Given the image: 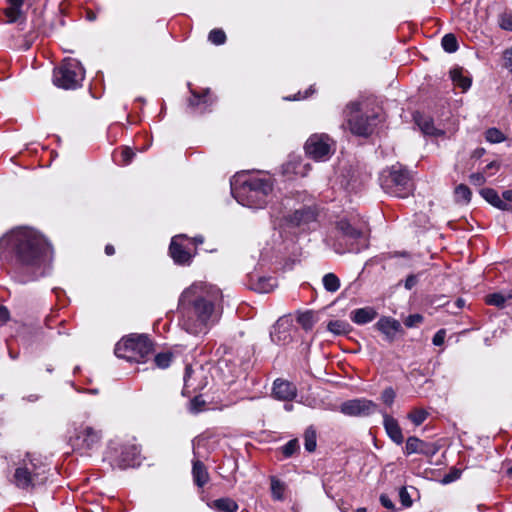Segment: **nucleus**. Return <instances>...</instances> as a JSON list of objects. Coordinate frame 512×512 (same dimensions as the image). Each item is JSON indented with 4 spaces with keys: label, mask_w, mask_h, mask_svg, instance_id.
Instances as JSON below:
<instances>
[{
    "label": "nucleus",
    "mask_w": 512,
    "mask_h": 512,
    "mask_svg": "<svg viewBox=\"0 0 512 512\" xmlns=\"http://www.w3.org/2000/svg\"><path fill=\"white\" fill-rule=\"evenodd\" d=\"M51 252L47 239L30 227L14 228L0 238V258L9 262L12 277L21 284L44 276Z\"/></svg>",
    "instance_id": "obj_1"
},
{
    "label": "nucleus",
    "mask_w": 512,
    "mask_h": 512,
    "mask_svg": "<svg viewBox=\"0 0 512 512\" xmlns=\"http://www.w3.org/2000/svg\"><path fill=\"white\" fill-rule=\"evenodd\" d=\"M222 300L218 287L204 282L193 283L179 297L181 327L192 335L206 334L220 319Z\"/></svg>",
    "instance_id": "obj_2"
},
{
    "label": "nucleus",
    "mask_w": 512,
    "mask_h": 512,
    "mask_svg": "<svg viewBox=\"0 0 512 512\" xmlns=\"http://www.w3.org/2000/svg\"><path fill=\"white\" fill-rule=\"evenodd\" d=\"M273 186L270 177L249 176L239 185H232V193L242 205L259 209L267 205Z\"/></svg>",
    "instance_id": "obj_3"
},
{
    "label": "nucleus",
    "mask_w": 512,
    "mask_h": 512,
    "mask_svg": "<svg viewBox=\"0 0 512 512\" xmlns=\"http://www.w3.org/2000/svg\"><path fill=\"white\" fill-rule=\"evenodd\" d=\"M343 116L350 132L361 137L370 136L380 122L379 112L374 109L363 110L360 101L349 102L343 110Z\"/></svg>",
    "instance_id": "obj_4"
},
{
    "label": "nucleus",
    "mask_w": 512,
    "mask_h": 512,
    "mask_svg": "<svg viewBox=\"0 0 512 512\" xmlns=\"http://www.w3.org/2000/svg\"><path fill=\"white\" fill-rule=\"evenodd\" d=\"M49 466L37 458L24 459L15 469L13 482L21 489H32L41 486L48 480Z\"/></svg>",
    "instance_id": "obj_5"
},
{
    "label": "nucleus",
    "mask_w": 512,
    "mask_h": 512,
    "mask_svg": "<svg viewBox=\"0 0 512 512\" xmlns=\"http://www.w3.org/2000/svg\"><path fill=\"white\" fill-rule=\"evenodd\" d=\"M154 350L153 342L144 334H131L119 341L114 349L118 358L129 362H146Z\"/></svg>",
    "instance_id": "obj_6"
},
{
    "label": "nucleus",
    "mask_w": 512,
    "mask_h": 512,
    "mask_svg": "<svg viewBox=\"0 0 512 512\" xmlns=\"http://www.w3.org/2000/svg\"><path fill=\"white\" fill-rule=\"evenodd\" d=\"M381 188L395 197L406 198L413 191V182L409 171L400 164L384 169L379 176Z\"/></svg>",
    "instance_id": "obj_7"
},
{
    "label": "nucleus",
    "mask_w": 512,
    "mask_h": 512,
    "mask_svg": "<svg viewBox=\"0 0 512 512\" xmlns=\"http://www.w3.org/2000/svg\"><path fill=\"white\" fill-rule=\"evenodd\" d=\"M84 78L85 70L74 58L64 59L53 69V84L65 90L77 89L82 85Z\"/></svg>",
    "instance_id": "obj_8"
},
{
    "label": "nucleus",
    "mask_w": 512,
    "mask_h": 512,
    "mask_svg": "<svg viewBox=\"0 0 512 512\" xmlns=\"http://www.w3.org/2000/svg\"><path fill=\"white\" fill-rule=\"evenodd\" d=\"M102 437L100 429L82 423L74 428L69 437V443L72 449L81 455H91L100 447Z\"/></svg>",
    "instance_id": "obj_9"
},
{
    "label": "nucleus",
    "mask_w": 512,
    "mask_h": 512,
    "mask_svg": "<svg viewBox=\"0 0 512 512\" xmlns=\"http://www.w3.org/2000/svg\"><path fill=\"white\" fill-rule=\"evenodd\" d=\"M335 143L327 134L311 135L304 146L306 154L316 161H326L335 152Z\"/></svg>",
    "instance_id": "obj_10"
},
{
    "label": "nucleus",
    "mask_w": 512,
    "mask_h": 512,
    "mask_svg": "<svg viewBox=\"0 0 512 512\" xmlns=\"http://www.w3.org/2000/svg\"><path fill=\"white\" fill-rule=\"evenodd\" d=\"M169 255L176 265L190 266L196 256V251H192L187 242V236L180 234L172 237L169 245Z\"/></svg>",
    "instance_id": "obj_11"
},
{
    "label": "nucleus",
    "mask_w": 512,
    "mask_h": 512,
    "mask_svg": "<svg viewBox=\"0 0 512 512\" xmlns=\"http://www.w3.org/2000/svg\"><path fill=\"white\" fill-rule=\"evenodd\" d=\"M191 97L188 99L187 112L191 115H202L210 112L216 102V97L209 88L200 91L190 90Z\"/></svg>",
    "instance_id": "obj_12"
},
{
    "label": "nucleus",
    "mask_w": 512,
    "mask_h": 512,
    "mask_svg": "<svg viewBox=\"0 0 512 512\" xmlns=\"http://www.w3.org/2000/svg\"><path fill=\"white\" fill-rule=\"evenodd\" d=\"M378 410V405L366 398L351 399L340 405V412L351 417H367Z\"/></svg>",
    "instance_id": "obj_13"
},
{
    "label": "nucleus",
    "mask_w": 512,
    "mask_h": 512,
    "mask_svg": "<svg viewBox=\"0 0 512 512\" xmlns=\"http://www.w3.org/2000/svg\"><path fill=\"white\" fill-rule=\"evenodd\" d=\"M319 215V211L317 206H301L299 209L294 210L293 212L287 214L285 216V221L289 226L292 227H302L308 225L317 220Z\"/></svg>",
    "instance_id": "obj_14"
},
{
    "label": "nucleus",
    "mask_w": 512,
    "mask_h": 512,
    "mask_svg": "<svg viewBox=\"0 0 512 512\" xmlns=\"http://www.w3.org/2000/svg\"><path fill=\"white\" fill-rule=\"evenodd\" d=\"M113 460L120 468H127L135 464V460L139 455V449L135 444H121L119 447L113 448Z\"/></svg>",
    "instance_id": "obj_15"
},
{
    "label": "nucleus",
    "mask_w": 512,
    "mask_h": 512,
    "mask_svg": "<svg viewBox=\"0 0 512 512\" xmlns=\"http://www.w3.org/2000/svg\"><path fill=\"white\" fill-rule=\"evenodd\" d=\"M439 450L435 443L425 442L415 436H410L406 440L404 453L411 455L414 453L421 454L427 457L434 456Z\"/></svg>",
    "instance_id": "obj_16"
},
{
    "label": "nucleus",
    "mask_w": 512,
    "mask_h": 512,
    "mask_svg": "<svg viewBox=\"0 0 512 512\" xmlns=\"http://www.w3.org/2000/svg\"><path fill=\"white\" fill-rule=\"evenodd\" d=\"M272 395L281 401H292L297 396V388L292 382L278 378L273 383Z\"/></svg>",
    "instance_id": "obj_17"
},
{
    "label": "nucleus",
    "mask_w": 512,
    "mask_h": 512,
    "mask_svg": "<svg viewBox=\"0 0 512 512\" xmlns=\"http://www.w3.org/2000/svg\"><path fill=\"white\" fill-rule=\"evenodd\" d=\"M290 331L291 325L288 321L282 318L278 319L270 332L272 342L277 345H285L289 343L292 339Z\"/></svg>",
    "instance_id": "obj_18"
},
{
    "label": "nucleus",
    "mask_w": 512,
    "mask_h": 512,
    "mask_svg": "<svg viewBox=\"0 0 512 512\" xmlns=\"http://www.w3.org/2000/svg\"><path fill=\"white\" fill-rule=\"evenodd\" d=\"M413 118L423 134L434 137L443 136L445 134L444 130L439 129L434 125V120L432 117L424 115L420 112H416L413 115Z\"/></svg>",
    "instance_id": "obj_19"
},
{
    "label": "nucleus",
    "mask_w": 512,
    "mask_h": 512,
    "mask_svg": "<svg viewBox=\"0 0 512 512\" xmlns=\"http://www.w3.org/2000/svg\"><path fill=\"white\" fill-rule=\"evenodd\" d=\"M336 229L344 238L350 241H357L364 237V232L361 227L353 224L349 219L342 218L336 222Z\"/></svg>",
    "instance_id": "obj_20"
},
{
    "label": "nucleus",
    "mask_w": 512,
    "mask_h": 512,
    "mask_svg": "<svg viewBox=\"0 0 512 512\" xmlns=\"http://www.w3.org/2000/svg\"><path fill=\"white\" fill-rule=\"evenodd\" d=\"M381 413L383 416V426L387 435L394 443L401 445L404 442V436L398 421L386 412Z\"/></svg>",
    "instance_id": "obj_21"
},
{
    "label": "nucleus",
    "mask_w": 512,
    "mask_h": 512,
    "mask_svg": "<svg viewBox=\"0 0 512 512\" xmlns=\"http://www.w3.org/2000/svg\"><path fill=\"white\" fill-rule=\"evenodd\" d=\"M375 327L386 336L388 341L392 342L395 339L396 333L400 330L401 325L399 321L393 318L382 317L375 324Z\"/></svg>",
    "instance_id": "obj_22"
},
{
    "label": "nucleus",
    "mask_w": 512,
    "mask_h": 512,
    "mask_svg": "<svg viewBox=\"0 0 512 512\" xmlns=\"http://www.w3.org/2000/svg\"><path fill=\"white\" fill-rule=\"evenodd\" d=\"M377 315V311L373 307H364L353 310L350 313V319L355 324L364 325L373 321Z\"/></svg>",
    "instance_id": "obj_23"
},
{
    "label": "nucleus",
    "mask_w": 512,
    "mask_h": 512,
    "mask_svg": "<svg viewBox=\"0 0 512 512\" xmlns=\"http://www.w3.org/2000/svg\"><path fill=\"white\" fill-rule=\"evenodd\" d=\"M480 195L492 206L502 210L509 211L511 210V205L505 201H503L498 192L493 188H483L480 190Z\"/></svg>",
    "instance_id": "obj_24"
},
{
    "label": "nucleus",
    "mask_w": 512,
    "mask_h": 512,
    "mask_svg": "<svg viewBox=\"0 0 512 512\" xmlns=\"http://www.w3.org/2000/svg\"><path fill=\"white\" fill-rule=\"evenodd\" d=\"M277 286V281L272 277H259L256 280L250 278L249 287L258 293H269Z\"/></svg>",
    "instance_id": "obj_25"
},
{
    "label": "nucleus",
    "mask_w": 512,
    "mask_h": 512,
    "mask_svg": "<svg viewBox=\"0 0 512 512\" xmlns=\"http://www.w3.org/2000/svg\"><path fill=\"white\" fill-rule=\"evenodd\" d=\"M192 476L194 483L202 488L209 481V473L206 466L200 460L193 461Z\"/></svg>",
    "instance_id": "obj_26"
},
{
    "label": "nucleus",
    "mask_w": 512,
    "mask_h": 512,
    "mask_svg": "<svg viewBox=\"0 0 512 512\" xmlns=\"http://www.w3.org/2000/svg\"><path fill=\"white\" fill-rule=\"evenodd\" d=\"M3 13L6 17V23L8 24L17 23L19 26H21L26 21V15L22 8L8 6L4 9Z\"/></svg>",
    "instance_id": "obj_27"
},
{
    "label": "nucleus",
    "mask_w": 512,
    "mask_h": 512,
    "mask_svg": "<svg viewBox=\"0 0 512 512\" xmlns=\"http://www.w3.org/2000/svg\"><path fill=\"white\" fill-rule=\"evenodd\" d=\"M209 506L218 512H236L238 510V504L228 497L216 499Z\"/></svg>",
    "instance_id": "obj_28"
},
{
    "label": "nucleus",
    "mask_w": 512,
    "mask_h": 512,
    "mask_svg": "<svg viewBox=\"0 0 512 512\" xmlns=\"http://www.w3.org/2000/svg\"><path fill=\"white\" fill-rule=\"evenodd\" d=\"M450 78L455 85L462 88L463 91H466L470 88L472 80L471 78L464 76L462 74L461 68H454L450 70Z\"/></svg>",
    "instance_id": "obj_29"
},
{
    "label": "nucleus",
    "mask_w": 512,
    "mask_h": 512,
    "mask_svg": "<svg viewBox=\"0 0 512 512\" xmlns=\"http://www.w3.org/2000/svg\"><path fill=\"white\" fill-rule=\"evenodd\" d=\"M351 329L350 324L343 320H332L327 324V330L338 336L348 334Z\"/></svg>",
    "instance_id": "obj_30"
},
{
    "label": "nucleus",
    "mask_w": 512,
    "mask_h": 512,
    "mask_svg": "<svg viewBox=\"0 0 512 512\" xmlns=\"http://www.w3.org/2000/svg\"><path fill=\"white\" fill-rule=\"evenodd\" d=\"M304 446L306 451L314 452L317 446V433L313 426L306 428L304 432Z\"/></svg>",
    "instance_id": "obj_31"
},
{
    "label": "nucleus",
    "mask_w": 512,
    "mask_h": 512,
    "mask_svg": "<svg viewBox=\"0 0 512 512\" xmlns=\"http://www.w3.org/2000/svg\"><path fill=\"white\" fill-rule=\"evenodd\" d=\"M297 322L301 325V327L304 330L310 331V330H312V328L316 322L315 314L312 311H305V312L299 313V315L297 317Z\"/></svg>",
    "instance_id": "obj_32"
},
{
    "label": "nucleus",
    "mask_w": 512,
    "mask_h": 512,
    "mask_svg": "<svg viewBox=\"0 0 512 512\" xmlns=\"http://www.w3.org/2000/svg\"><path fill=\"white\" fill-rule=\"evenodd\" d=\"M455 200L459 203L467 204L471 200L472 192L465 184H459L454 190Z\"/></svg>",
    "instance_id": "obj_33"
},
{
    "label": "nucleus",
    "mask_w": 512,
    "mask_h": 512,
    "mask_svg": "<svg viewBox=\"0 0 512 512\" xmlns=\"http://www.w3.org/2000/svg\"><path fill=\"white\" fill-rule=\"evenodd\" d=\"M441 45L447 53H454L459 48L457 38L453 33L445 34L441 39Z\"/></svg>",
    "instance_id": "obj_34"
},
{
    "label": "nucleus",
    "mask_w": 512,
    "mask_h": 512,
    "mask_svg": "<svg viewBox=\"0 0 512 512\" xmlns=\"http://www.w3.org/2000/svg\"><path fill=\"white\" fill-rule=\"evenodd\" d=\"M173 358L174 354L170 351L160 352L154 356V363L156 367L166 369L170 366Z\"/></svg>",
    "instance_id": "obj_35"
},
{
    "label": "nucleus",
    "mask_w": 512,
    "mask_h": 512,
    "mask_svg": "<svg viewBox=\"0 0 512 512\" xmlns=\"http://www.w3.org/2000/svg\"><path fill=\"white\" fill-rule=\"evenodd\" d=\"M323 286L328 292H336L340 288V280L334 273H327L322 279Z\"/></svg>",
    "instance_id": "obj_36"
},
{
    "label": "nucleus",
    "mask_w": 512,
    "mask_h": 512,
    "mask_svg": "<svg viewBox=\"0 0 512 512\" xmlns=\"http://www.w3.org/2000/svg\"><path fill=\"white\" fill-rule=\"evenodd\" d=\"M429 416V413L422 408L413 409L408 415V419L415 425L420 426Z\"/></svg>",
    "instance_id": "obj_37"
},
{
    "label": "nucleus",
    "mask_w": 512,
    "mask_h": 512,
    "mask_svg": "<svg viewBox=\"0 0 512 512\" xmlns=\"http://www.w3.org/2000/svg\"><path fill=\"white\" fill-rule=\"evenodd\" d=\"M506 301V295L500 292L491 293L485 297L486 304L496 306L498 308H503L505 306Z\"/></svg>",
    "instance_id": "obj_38"
},
{
    "label": "nucleus",
    "mask_w": 512,
    "mask_h": 512,
    "mask_svg": "<svg viewBox=\"0 0 512 512\" xmlns=\"http://www.w3.org/2000/svg\"><path fill=\"white\" fill-rule=\"evenodd\" d=\"M485 139L490 143H501L506 140L505 135L497 128H489L485 132Z\"/></svg>",
    "instance_id": "obj_39"
},
{
    "label": "nucleus",
    "mask_w": 512,
    "mask_h": 512,
    "mask_svg": "<svg viewBox=\"0 0 512 512\" xmlns=\"http://www.w3.org/2000/svg\"><path fill=\"white\" fill-rule=\"evenodd\" d=\"M498 24L505 31H512V11L505 10L498 16Z\"/></svg>",
    "instance_id": "obj_40"
},
{
    "label": "nucleus",
    "mask_w": 512,
    "mask_h": 512,
    "mask_svg": "<svg viewBox=\"0 0 512 512\" xmlns=\"http://www.w3.org/2000/svg\"><path fill=\"white\" fill-rule=\"evenodd\" d=\"M194 374V370L192 369V367L190 365H187L185 367V372H184V387H183V390H182V394L183 395H190L191 393V390L190 388H193V383H192V375Z\"/></svg>",
    "instance_id": "obj_41"
},
{
    "label": "nucleus",
    "mask_w": 512,
    "mask_h": 512,
    "mask_svg": "<svg viewBox=\"0 0 512 512\" xmlns=\"http://www.w3.org/2000/svg\"><path fill=\"white\" fill-rule=\"evenodd\" d=\"M226 39V34L222 29H213L208 35V40L214 45H222L226 42Z\"/></svg>",
    "instance_id": "obj_42"
},
{
    "label": "nucleus",
    "mask_w": 512,
    "mask_h": 512,
    "mask_svg": "<svg viewBox=\"0 0 512 512\" xmlns=\"http://www.w3.org/2000/svg\"><path fill=\"white\" fill-rule=\"evenodd\" d=\"M284 484L280 480L276 478L271 479V492L272 496L276 500H282L283 499V493H284Z\"/></svg>",
    "instance_id": "obj_43"
},
{
    "label": "nucleus",
    "mask_w": 512,
    "mask_h": 512,
    "mask_svg": "<svg viewBox=\"0 0 512 512\" xmlns=\"http://www.w3.org/2000/svg\"><path fill=\"white\" fill-rule=\"evenodd\" d=\"M280 449H281L282 454L286 458H289V457L293 456L299 450L298 440L297 439L289 440Z\"/></svg>",
    "instance_id": "obj_44"
},
{
    "label": "nucleus",
    "mask_w": 512,
    "mask_h": 512,
    "mask_svg": "<svg viewBox=\"0 0 512 512\" xmlns=\"http://www.w3.org/2000/svg\"><path fill=\"white\" fill-rule=\"evenodd\" d=\"M396 397V393L392 387L385 388L381 393V400L387 406H392Z\"/></svg>",
    "instance_id": "obj_45"
},
{
    "label": "nucleus",
    "mask_w": 512,
    "mask_h": 512,
    "mask_svg": "<svg viewBox=\"0 0 512 512\" xmlns=\"http://www.w3.org/2000/svg\"><path fill=\"white\" fill-rule=\"evenodd\" d=\"M399 500L404 508H409L413 504L411 495L409 494L405 486H402L399 489Z\"/></svg>",
    "instance_id": "obj_46"
},
{
    "label": "nucleus",
    "mask_w": 512,
    "mask_h": 512,
    "mask_svg": "<svg viewBox=\"0 0 512 512\" xmlns=\"http://www.w3.org/2000/svg\"><path fill=\"white\" fill-rule=\"evenodd\" d=\"M205 405V401L200 396H195L190 401V411L192 413H199L203 410V407Z\"/></svg>",
    "instance_id": "obj_47"
},
{
    "label": "nucleus",
    "mask_w": 512,
    "mask_h": 512,
    "mask_svg": "<svg viewBox=\"0 0 512 512\" xmlns=\"http://www.w3.org/2000/svg\"><path fill=\"white\" fill-rule=\"evenodd\" d=\"M423 319L421 314H411L405 319L404 324L406 327L412 328L422 323Z\"/></svg>",
    "instance_id": "obj_48"
},
{
    "label": "nucleus",
    "mask_w": 512,
    "mask_h": 512,
    "mask_svg": "<svg viewBox=\"0 0 512 512\" xmlns=\"http://www.w3.org/2000/svg\"><path fill=\"white\" fill-rule=\"evenodd\" d=\"M134 155H135V153L133 152L132 149H130L128 147L124 148L121 152V157H122L121 164L128 165L132 161Z\"/></svg>",
    "instance_id": "obj_49"
},
{
    "label": "nucleus",
    "mask_w": 512,
    "mask_h": 512,
    "mask_svg": "<svg viewBox=\"0 0 512 512\" xmlns=\"http://www.w3.org/2000/svg\"><path fill=\"white\" fill-rule=\"evenodd\" d=\"M469 179H470V182L473 185H476V186H481V185H483L486 182V178L484 176V173H481V172L472 173L469 176Z\"/></svg>",
    "instance_id": "obj_50"
},
{
    "label": "nucleus",
    "mask_w": 512,
    "mask_h": 512,
    "mask_svg": "<svg viewBox=\"0 0 512 512\" xmlns=\"http://www.w3.org/2000/svg\"><path fill=\"white\" fill-rule=\"evenodd\" d=\"M445 337H446V330L445 329L438 330L433 336V339H432L433 345H435V346L443 345V343L445 341Z\"/></svg>",
    "instance_id": "obj_51"
},
{
    "label": "nucleus",
    "mask_w": 512,
    "mask_h": 512,
    "mask_svg": "<svg viewBox=\"0 0 512 512\" xmlns=\"http://www.w3.org/2000/svg\"><path fill=\"white\" fill-rule=\"evenodd\" d=\"M380 503L388 510L394 512L396 511V507L394 505V503L392 502V500L390 499V497L386 494H381L380 495Z\"/></svg>",
    "instance_id": "obj_52"
},
{
    "label": "nucleus",
    "mask_w": 512,
    "mask_h": 512,
    "mask_svg": "<svg viewBox=\"0 0 512 512\" xmlns=\"http://www.w3.org/2000/svg\"><path fill=\"white\" fill-rule=\"evenodd\" d=\"M187 242H188L189 246L192 248V251L197 252L198 246L203 244V242H204V237L201 235L195 236L193 238L187 237Z\"/></svg>",
    "instance_id": "obj_53"
},
{
    "label": "nucleus",
    "mask_w": 512,
    "mask_h": 512,
    "mask_svg": "<svg viewBox=\"0 0 512 512\" xmlns=\"http://www.w3.org/2000/svg\"><path fill=\"white\" fill-rule=\"evenodd\" d=\"M10 319V312L8 308L0 304V326L7 323Z\"/></svg>",
    "instance_id": "obj_54"
},
{
    "label": "nucleus",
    "mask_w": 512,
    "mask_h": 512,
    "mask_svg": "<svg viewBox=\"0 0 512 512\" xmlns=\"http://www.w3.org/2000/svg\"><path fill=\"white\" fill-rule=\"evenodd\" d=\"M503 58L504 67L512 71V47L504 51Z\"/></svg>",
    "instance_id": "obj_55"
},
{
    "label": "nucleus",
    "mask_w": 512,
    "mask_h": 512,
    "mask_svg": "<svg viewBox=\"0 0 512 512\" xmlns=\"http://www.w3.org/2000/svg\"><path fill=\"white\" fill-rule=\"evenodd\" d=\"M417 284V277L414 274H410L404 283V286L407 290H411Z\"/></svg>",
    "instance_id": "obj_56"
},
{
    "label": "nucleus",
    "mask_w": 512,
    "mask_h": 512,
    "mask_svg": "<svg viewBox=\"0 0 512 512\" xmlns=\"http://www.w3.org/2000/svg\"><path fill=\"white\" fill-rule=\"evenodd\" d=\"M486 153L484 148H476L472 153V158L479 159Z\"/></svg>",
    "instance_id": "obj_57"
},
{
    "label": "nucleus",
    "mask_w": 512,
    "mask_h": 512,
    "mask_svg": "<svg viewBox=\"0 0 512 512\" xmlns=\"http://www.w3.org/2000/svg\"><path fill=\"white\" fill-rule=\"evenodd\" d=\"M9 4V6H13V7H19V8H22L23 5H24V2L25 0H6Z\"/></svg>",
    "instance_id": "obj_58"
},
{
    "label": "nucleus",
    "mask_w": 512,
    "mask_h": 512,
    "mask_svg": "<svg viewBox=\"0 0 512 512\" xmlns=\"http://www.w3.org/2000/svg\"><path fill=\"white\" fill-rule=\"evenodd\" d=\"M499 168H500V163L498 161H492L486 165L484 171H488V170H492V169L498 170Z\"/></svg>",
    "instance_id": "obj_59"
},
{
    "label": "nucleus",
    "mask_w": 512,
    "mask_h": 512,
    "mask_svg": "<svg viewBox=\"0 0 512 512\" xmlns=\"http://www.w3.org/2000/svg\"><path fill=\"white\" fill-rule=\"evenodd\" d=\"M315 92V90L313 89V87L311 86L309 89H307L304 93L303 96L299 97V96H294L293 97V100H299V99H305L307 97H309L311 94H313Z\"/></svg>",
    "instance_id": "obj_60"
},
{
    "label": "nucleus",
    "mask_w": 512,
    "mask_h": 512,
    "mask_svg": "<svg viewBox=\"0 0 512 512\" xmlns=\"http://www.w3.org/2000/svg\"><path fill=\"white\" fill-rule=\"evenodd\" d=\"M502 197H503V201L505 202H512V189H509V190H505L503 193H502Z\"/></svg>",
    "instance_id": "obj_61"
},
{
    "label": "nucleus",
    "mask_w": 512,
    "mask_h": 512,
    "mask_svg": "<svg viewBox=\"0 0 512 512\" xmlns=\"http://www.w3.org/2000/svg\"><path fill=\"white\" fill-rule=\"evenodd\" d=\"M105 254L107 256H112V255L115 254V248H114V246L112 244H107L105 246Z\"/></svg>",
    "instance_id": "obj_62"
},
{
    "label": "nucleus",
    "mask_w": 512,
    "mask_h": 512,
    "mask_svg": "<svg viewBox=\"0 0 512 512\" xmlns=\"http://www.w3.org/2000/svg\"><path fill=\"white\" fill-rule=\"evenodd\" d=\"M284 408H285L286 411H291L293 409V405L292 404H285Z\"/></svg>",
    "instance_id": "obj_63"
},
{
    "label": "nucleus",
    "mask_w": 512,
    "mask_h": 512,
    "mask_svg": "<svg viewBox=\"0 0 512 512\" xmlns=\"http://www.w3.org/2000/svg\"><path fill=\"white\" fill-rule=\"evenodd\" d=\"M37 399H38V396H36V395H30V396L28 397V400H29V401H36Z\"/></svg>",
    "instance_id": "obj_64"
}]
</instances>
